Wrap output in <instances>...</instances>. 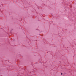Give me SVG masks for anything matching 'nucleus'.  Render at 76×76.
I'll return each mask as SVG.
<instances>
[{"label": "nucleus", "instance_id": "1", "mask_svg": "<svg viewBox=\"0 0 76 76\" xmlns=\"http://www.w3.org/2000/svg\"><path fill=\"white\" fill-rule=\"evenodd\" d=\"M62 74H63V73H61V75H62Z\"/></svg>", "mask_w": 76, "mask_h": 76}]
</instances>
